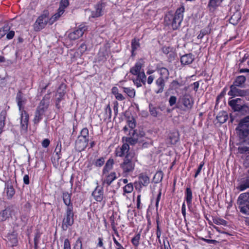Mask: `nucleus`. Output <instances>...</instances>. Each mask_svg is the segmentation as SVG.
Returning <instances> with one entry per match:
<instances>
[{
    "mask_svg": "<svg viewBox=\"0 0 249 249\" xmlns=\"http://www.w3.org/2000/svg\"><path fill=\"white\" fill-rule=\"evenodd\" d=\"M13 210L10 207H7L0 212V222H3L11 216Z\"/></svg>",
    "mask_w": 249,
    "mask_h": 249,
    "instance_id": "nucleus-17",
    "label": "nucleus"
},
{
    "mask_svg": "<svg viewBox=\"0 0 249 249\" xmlns=\"http://www.w3.org/2000/svg\"><path fill=\"white\" fill-rule=\"evenodd\" d=\"M128 125L131 130H133V129L136 126L135 120L134 119H132V120L128 121Z\"/></svg>",
    "mask_w": 249,
    "mask_h": 249,
    "instance_id": "nucleus-53",
    "label": "nucleus"
},
{
    "mask_svg": "<svg viewBox=\"0 0 249 249\" xmlns=\"http://www.w3.org/2000/svg\"><path fill=\"white\" fill-rule=\"evenodd\" d=\"M63 249H71L70 242L68 239L64 240Z\"/></svg>",
    "mask_w": 249,
    "mask_h": 249,
    "instance_id": "nucleus-55",
    "label": "nucleus"
},
{
    "mask_svg": "<svg viewBox=\"0 0 249 249\" xmlns=\"http://www.w3.org/2000/svg\"><path fill=\"white\" fill-rule=\"evenodd\" d=\"M115 96L116 99L119 101H123L125 99L123 95L120 93L117 94V95Z\"/></svg>",
    "mask_w": 249,
    "mask_h": 249,
    "instance_id": "nucleus-61",
    "label": "nucleus"
},
{
    "mask_svg": "<svg viewBox=\"0 0 249 249\" xmlns=\"http://www.w3.org/2000/svg\"><path fill=\"white\" fill-rule=\"evenodd\" d=\"M171 86L175 88V89H176V88H178V87L180 86V84L178 83V81H176V80H174L172 83H171Z\"/></svg>",
    "mask_w": 249,
    "mask_h": 249,
    "instance_id": "nucleus-60",
    "label": "nucleus"
},
{
    "mask_svg": "<svg viewBox=\"0 0 249 249\" xmlns=\"http://www.w3.org/2000/svg\"><path fill=\"white\" fill-rule=\"evenodd\" d=\"M15 35V32L13 31H10L6 35V38L8 39H11L13 38Z\"/></svg>",
    "mask_w": 249,
    "mask_h": 249,
    "instance_id": "nucleus-59",
    "label": "nucleus"
},
{
    "mask_svg": "<svg viewBox=\"0 0 249 249\" xmlns=\"http://www.w3.org/2000/svg\"><path fill=\"white\" fill-rule=\"evenodd\" d=\"M237 203L240 212L243 214L249 215V193H244L240 194L238 198Z\"/></svg>",
    "mask_w": 249,
    "mask_h": 249,
    "instance_id": "nucleus-5",
    "label": "nucleus"
},
{
    "mask_svg": "<svg viewBox=\"0 0 249 249\" xmlns=\"http://www.w3.org/2000/svg\"><path fill=\"white\" fill-rule=\"evenodd\" d=\"M73 249H82V243L80 239L77 240Z\"/></svg>",
    "mask_w": 249,
    "mask_h": 249,
    "instance_id": "nucleus-52",
    "label": "nucleus"
},
{
    "mask_svg": "<svg viewBox=\"0 0 249 249\" xmlns=\"http://www.w3.org/2000/svg\"><path fill=\"white\" fill-rule=\"evenodd\" d=\"M50 142L49 139H45L42 142V146L44 148H46L49 145Z\"/></svg>",
    "mask_w": 249,
    "mask_h": 249,
    "instance_id": "nucleus-57",
    "label": "nucleus"
},
{
    "mask_svg": "<svg viewBox=\"0 0 249 249\" xmlns=\"http://www.w3.org/2000/svg\"><path fill=\"white\" fill-rule=\"evenodd\" d=\"M140 44L139 43V40L138 39H136V38H134L131 41V48H132V55L134 56L135 55V51L140 47Z\"/></svg>",
    "mask_w": 249,
    "mask_h": 249,
    "instance_id": "nucleus-29",
    "label": "nucleus"
},
{
    "mask_svg": "<svg viewBox=\"0 0 249 249\" xmlns=\"http://www.w3.org/2000/svg\"><path fill=\"white\" fill-rule=\"evenodd\" d=\"M23 181H24V183L25 184H29L30 180H29V177L28 175H25L24 176Z\"/></svg>",
    "mask_w": 249,
    "mask_h": 249,
    "instance_id": "nucleus-63",
    "label": "nucleus"
},
{
    "mask_svg": "<svg viewBox=\"0 0 249 249\" xmlns=\"http://www.w3.org/2000/svg\"><path fill=\"white\" fill-rule=\"evenodd\" d=\"M79 136L82 137L86 139H89V130L87 128H84L82 129L80 135Z\"/></svg>",
    "mask_w": 249,
    "mask_h": 249,
    "instance_id": "nucleus-47",
    "label": "nucleus"
},
{
    "mask_svg": "<svg viewBox=\"0 0 249 249\" xmlns=\"http://www.w3.org/2000/svg\"><path fill=\"white\" fill-rule=\"evenodd\" d=\"M66 88V85L64 84H61L57 91L56 94V106L59 108V104L60 101L63 99L64 96L65 94V89Z\"/></svg>",
    "mask_w": 249,
    "mask_h": 249,
    "instance_id": "nucleus-12",
    "label": "nucleus"
},
{
    "mask_svg": "<svg viewBox=\"0 0 249 249\" xmlns=\"http://www.w3.org/2000/svg\"><path fill=\"white\" fill-rule=\"evenodd\" d=\"M236 188L240 191H242L249 188V178H247L241 180L238 184Z\"/></svg>",
    "mask_w": 249,
    "mask_h": 249,
    "instance_id": "nucleus-21",
    "label": "nucleus"
},
{
    "mask_svg": "<svg viewBox=\"0 0 249 249\" xmlns=\"http://www.w3.org/2000/svg\"><path fill=\"white\" fill-rule=\"evenodd\" d=\"M92 195L94 199L97 201L101 202L104 197L103 190L102 188H99L97 186L92 193Z\"/></svg>",
    "mask_w": 249,
    "mask_h": 249,
    "instance_id": "nucleus-19",
    "label": "nucleus"
},
{
    "mask_svg": "<svg viewBox=\"0 0 249 249\" xmlns=\"http://www.w3.org/2000/svg\"><path fill=\"white\" fill-rule=\"evenodd\" d=\"M114 164V160L112 159H109L106 163L105 166L104 167L103 172L105 174L106 172H108L111 170Z\"/></svg>",
    "mask_w": 249,
    "mask_h": 249,
    "instance_id": "nucleus-34",
    "label": "nucleus"
},
{
    "mask_svg": "<svg viewBox=\"0 0 249 249\" xmlns=\"http://www.w3.org/2000/svg\"><path fill=\"white\" fill-rule=\"evenodd\" d=\"M237 86L231 85L230 87V90L228 92V95L233 96H245L247 95V92L244 90L240 89L237 88Z\"/></svg>",
    "mask_w": 249,
    "mask_h": 249,
    "instance_id": "nucleus-13",
    "label": "nucleus"
},
{
    "mask_svg": "<svg viewBox=\"0 0 249 249\" xmlns=\"http://www.w3.org/2000/svg\"><path fill=\"white\" fill-rule=\"evenodd\" d=\"M159 71L160 74V77H162L164 79L167 80L168 78L169 72L168 70L164 67L161 68L159 69Z\"/></svg>",
    "mask_w": 249,
    "mask_h": 249,
    "instance_id": "nucleus-30",
    "label": "nucleus"
},
{
    "mask_svg": "<svg viewBox=\"0 0 249 249\" xmlns=\"http://www.w3.org/2000/svg\"><path fill=\"white\" fill-rule=\"evenodd\" d=\"M105 5L103 3H98L95 6V10L91 11L90 17L91 18H98L103 14Z\"/></svg>",
    "mask_w": 249,
    "mask_h": 249,
    "instance_id": "nucleus-14",
    "label": "nucleus"
},
{
    "mask_svg": "<svg viewBox=\"0 0 249 249\" xmlns=\"http://www.w3.org/2000/svg\"><path fill=\"white\" fill-rule=\"evenodd\" d=\"M241 101L240 98H237L231 100L229 102V105L234 110V111H241L246 110L248 107L246 106H242L238 104V103Z\"/></svg>",
    "mask_w": 249,
    "mask_h": 249,
    "instance_id": "nucleus-11",
    "label": "nucleus"
},
{
    "mask_svg": "<svg viewBox=\"0 0 249 249\" xmlns=\"http://www.w3.org/2000/svg\"><path fill=\"white\" fill-rule=\"evenodd\" d=\"M216 118L220 123H224L228 118L227 113L225 111L220 112L217 115Z\"/></svg>",
    "mask_w": 249,
    "mask_h": 249,
    "instance_id": "nucleus-27",
    "label": "nucleus"
},
{
    "mask_svg": "<svg viewBox=\"0 0 249 249\" xmlns=\"http://www.w3.org/2000/svg\"><path fill=\"white\" fill-rule=\"evenodd\" d=\"M176 101H177L176 97H175L174 96H171L170 97L169 100V103L170 106H173V105H174L176 103Z\"/></svg>",
    "mask_w": 249,
    "mask_h": 249,
    "instance_id": "nucleus-56",
    "label": "nucleus"
},
{
    "mask_svg": "<svg viewBox=\"0 0 249 249\" xmlns=\"http://www.w3.org/2000/svg\"><path fill=\"white\" fill-rule=\"evenodd\" d=\"M223 0H210L208 6L212 7H216L220 4Z\"/></svg>",
    "mask_w": 249,
    "mask_h": 249,
    "instance_id": "nucleus-43",
    "label": "nucleus"
},
{
    "mask_svg": "<svg viewBox=\"0 0 249 249\" xmlns=\"http://www.w3.org/2000/svg\"><path fill=\"white\" fill-rule=\"evenodd\" d=\"M166 80L162 77H159L156 81V84L158 87L159 89L156 91L157 93H160L163 92L165 86V81Z\"/></svg>",
    "mask_w": 249,
    "mask_h": 249,
    "instance_id": "nucleus-22",
    "label": "nucleus"
},
{
    "mask_svg": "<svg viewBox=\"0 0 249 249\" xmlns=\"http://www.w3.org/2000/svg\"><path fill=\"white\" fill-rule=\"evenodd\" d=\"M170 142L172 144H176L179 141V137L178 133L170 136Z\"/></svg>",
    "mask_w": 249,
    "mask_h": 249,
    "instance_id": "nucleus-46",
    "label": "nucleus"
},
{
    "mask_svg": "<svg viewBox=\"0 0 249 249\" xmlns=\"http://www.w3.org/2000/svg\"><path fill=\"white\" fill-rule=\"evenodd\" d=\"M137 161L135 153L133 152H129L126 155L124 161L120 164L123 173L127 174L132 172L135 168L136 162Z\"/></svg>",
    "mask_w": 249,
    "mask_h": 249,
    "instance_id": "nucleus-3",
    "label": "nucleus"
},
{
    "mask_svg": "<svg viewBox=\"0 0 249 249\" xmlns=\"http://www.w3.org/2000/svg\"><path fill=\"white\" fill-rule=\"evenodd\" d=\"M61 145L60 144V145H59V144H57L56 145V148L55 149V151H54V152H55L56 155L57 156V160H58L60 159V156L59 154L61 152Z\"/></svg>",
    "mask_w": 249,
    "mask_h": 249,
    "instance_id": "nucleus-49",
    "label": "nucleus"
},
{
    "mask_svg": "<svg viewBox=\"0 0 249 249\" xmlns=\"http://www.w3.org/2000/svg\"><path fill=\"white\" fill-rule=\"evenodd\" d=\"M131 132H129V137H138L139 138V135L136 132L135 130H131Z\"/></svg>",
    "mask_w": 249,
    "mask_h": 249,
    "instance_id": "nucleus-58",
    "label": "nucleus"
},
{
    "mask_svg": "<svg viewBox=\"0 0 249 249\" xmlns=\"http://www.w3.org/2000/svg\"><path fill=\"white\" fill-rule=\"evenodd\" d=\"M184 7L178 8L174 15L171 12H168L164 18V21L167 25H171L173 30L179 28L183 20Z\"/></svg>",
    "mask_w": 249,
    "mask_h": 249,
    "instance_id": "nucleus-2",
    "label": "nucleus"
},
{
    "mask_svg": "<svg viewBox=\"0 0 249 249\" xmlns=\"http://www.w3.org/2000/svg\"><path fill=\"white\" fill-rule=\"evenodd\" d=\"M89 139L78 136L75 142L76 147L79 151L84 150L87 147Z\"/></svg>",
    "mask_w": 249,
    "mask_h": 249,
    "instance_id": "nucleus-15",
    "label": "nucleus"
},
{
    "mask_svg": "<svg viewBox=\"0 0 249 249\" xmlns=\"http://www.w3.org/2000/svg\"><path fill=\"white\" fill-rule=\"evenodd\" d=\"M213 222L216 225H227V222L223 219L215 218L213 219Z\"/></svg>",
    "mask_w": 249,
    "mask_h": 249,
    "instance_id": "nucleus-45",
    "label": "nucleus"
},
{
    "mask_svg": "<svg viewBox=\"0 0 249 249\" xmlns=\"http://www.w3.org/2000/svg\"><path fill=\"white\" fill-rule=\"evenodd\" d=\"M65 10L58 8L57 12L54 14L50 19V24H53L55 21L57 20L60 16L64 13Z\"/></svg>",
    "mask_w": 249,
    "mask_h": 249,
    "instance_id": "nucleus-26",
    "label": "nucleus"
},
{
    "mask_svg": "<svg viewBox=\"0 0 249 249\" xmlns=\"http://www.w3.org/2000/svg\"><path fill=\"white\" fill-rule=\"evenodd\" d=\"M104 159L103 158H101L96 160L95 164L96 166L100 167L104 164Z\"/></svg>",
    "mask_w": 249,
    "mask_h": 249,
    "instance_id": "nucleus-51",
    "label": "nucleus"
},
{
    "mask_svg": "<svg viewBox=\"0 0 249 249\" xmlns=\"http://www.w3.org/2000/svg\"><path fill=\"white\" fill-rule=\"evenodd\" d=\"M162 52L165 54H168L170 52V48L168 47H163Z\"/></svg>",
    "mask_w": 249,
    "mask_h": 249,
    "instance_id": "nucleus-64",
    "label": "nucleus"
},
{
    "mask_svg": "<svg viewBox=\"0 0 249 249\" xmlns=\"http://www.w3.org/2000/svg\"><path fill=\"white\" fill-rule=\"evenodd\" d=\"M144 66V62L141 59L138 61L130 70V72L133 75H136L142 71V68Z\"/></svg>",
    "mask_w": 249,
    "mask_h": 249,
    "instance_id": "nucleus-16",
    "label": "nucleus"
},
{
    "mask_svg": "<svg viewBox=\"0 0 249 249\" xmlns=\"http://www.w3.org/2000/svg\"><path fill=\"white\" fill-rule=\"evenodd\" d=\"M106 115L107 117L110 118L111 116V109L109 106L108 105L105 109Z\"/></svg>",
    "mask_w": 249,
    "mask_h": 249,
    "instance_id": "nucleus-50",
    "label": "nucleus"
},
{
    "mask_svg": "<svg viewBox=\"0 0 249 249\" xmlns=\"http://www.w3.org/2000/svg\"><path fill=\"white\" fill-rule=\"evenodd\" d=\"M87 30V26L81 24L79 25L78 29L70 33L69 34L68 37L71 40H75L81 37Z\"/></svg>",
    "mask_w": 249,
    "mask_h": 249,
    "instance_id": "nucleus-9",
    "label": "nucleus"
},
{
    "mask_svg": "<svg viewBox=\"0 0 249 249\" xmlns=\"http://www.w3.org/2000/svg\"><path fill=\"white\" fill-rule=\"evenodd\" d=\"M69 3V2L68 0H61L60 2L59 8L65 10V8L68 6Z\"/></svg>",
    "mask_w": 249,
    "mask_h": 249,
    "instance_id": "nucleus-48",
    "label": "nucleus"
},
{
    "mask_svg": "<svg viewBox=\"0 0 249 249\" xmlns=\"http://www.w3.org/2000/svg\"><path fill=\"white\" fill-rule=\"evenodd\" d=\"M136 75H137V81H139V82H142L143 84H145L146 77L143 70H142L141 72L137 74Z\"/></svg>",
    "mask_w": 249,
    "mask_h": 249,
    "instance_id": "nucleus-36",
    "label": "nucleus"
},
{
    "mask_svg": "<svg viewBox=\"0 0 249 249\" xmlns=\"http://www.w3.org/2000/svg\"><path fill=\"white\" fill-rule=\"evenodd\" d=\"M149 107L151 115L154 117H156L158 115L157 108L152 104H149Z\"/></svg>",
    "mask_w": 249,
    "mask_h": 249,
    "instance_id": "nucleus-42",
    "label": "nucleus"
},
{
    "mask_svg": "<svg viewBox=\"0 0 249 249\" xmlns=\"http://www.w3.org/2000/svg\"><path fill=\"white\" fill-rule=\"evenodd\" d=\"M241 18V14L239 12H236L233 14V15L231 17L230 22L231 24L233 25H236L237 24L238 21L240 20Z\"/></svg>",
    "mask_w": 249,
    "mask_h": 249,
    "instance_id": "nucleus-25",
    "label": "nucleus"
},
{
    "mask_svg": "<svg viewBox=\"0 0 249 249\" xmlns=\"http://www.w3.org/2000/svg\"><path fill=\"white\" fill-rule=\"evenodd\" d=\"M48 101L43 99L40 102L35 112L34 123L35 124H38L42 119L45 111L48 107Z\"/></svg>",
    "mask_w": 249,
    "mask_h": 249,
    "instance_id": "nucleus-6",
    "label": "nucleus"
},
{
    "mask_svg": "<svg viewBox=\"0 0 249 249\" xmlns=\"http://www.w3.org/2000/svg\"><path fill=\"white\" fill-rule=\"evenodd\" d=\"M140 237L141 234L138 233L132 239L131 242L134 246L138 247L139 246Z\"/></svg>",
    "mask_w": 249,
    "mask_h": 249,
    "instance_id": "nucleus-40",
    "label": "nucleus"
},
{
    "mask_svg": "<svg viewBox=\"0 0 249 249\" xmlns=\"http://www.w3.org/2000/svg\"><path fill=\"white\" fill-rule=\"evenodd\" d=\"M16 100L20 113L21 129L22 131L26 132L28 129L29 115L24 110V106L27 100L21 91H18L17 94Z\"/></svg>",
    "mask_w": 249,
    "mask_h": 249,
    "instance_id": "nucleus-1",
    "label": "nucleus"
},
{
    "mask_svg": "<svg viewBox=\"0 0 249 249\" xmlns=\"http://www.w3.org/2000/svg\"><path fill=\"white\" fill-rule=\"evenodd\" d=\"M238 135L245 142L249 141V115L242 119L236 128Z\"/></svg>",
    "mask_w": 249,
    "mask_h": 249,
    "instance_id": "nucleus-4",
    "label": "nucleus"
},
{
    "mask_svg": "<svg viewBox=\"0 0 249 249\" xmlns=\"http://www.w3.org/2000/svg\"><path fill=\"white\" fill-rule=\"evenodd\" d=\"M138 137H124L123 140H125L127 142L126 143L130 144L131 145H134L136 144L138 141Z\"/></svg>",
    "mask_w": 249,
    "mask_h": 249,
    "instance_id": "nucleus-37",
    "label": "nucleus"
},
{
    "mask_svg": "<svg viewBox=\"0 0 249 249\" xmlns=\"http://www.w3.org/2000/svg\"><path fill=\"white\" fill-rule=\"evenodd\" d=\"M179 101L183 105L185 110H189L192 109L194 103L192 96L188 94H185L179 98Z\"/></svg>",
    "mask_w": 249,
    "mask_h": 249,
    "instance_id": "nucleus-10",
    "label": "nucleus"
},
{
    "mask_svg": "<svg viewBox=\"0 0 249 249\" xmlns=\"http://www.w3.org/2000/svg\"><path fill=\"white\" fill-rule=\"evenodd\" d=\"M186 200L188 205H190L192 199V192L190 188H187L186 190Z\"/></svg>",
    "mask_w": 249,
    "mask_h": 249,
    "instance_id": "nucleus-31",
    "label": "nucleus"
},
{
    "mask_svg": "<svg viewBox=\"0 0 249 249\" xmlns=\"http://www.w3.org/2000/svg\"><path fill=\"white\" fill-rule=\"evenodd\" d=\"M246 79V78L244 76H239L234 81L233 84L232 85L240 87L245 82Z\"/></svg>",
    "mask_w": 249,
    "mask_h": 249,
    "instance_id": "nucleus-32",
    "label": "nucleus"
},
{
    "mask_svg": "<svg viewBox=\"0 0 249 249\" xmlns=\"http://www.w3.org/2000/svg\"><path fill=\"white\" fill-rule=\"evenodd\" d=\"M73 207L69 206L66 209V213L63 219L62 228L64 231H66L69 226H71L74 222Z\"/></svg>",
    "mask_w": 249,
    "mask_h": 249,
    "instance_id": "nucleus-7",
    "label": "nucleus"
},
{
    "mask_svg": "<svg viewBox=\"0 0 249 249\" xmlns=\"http://www.w3.org/2000/svg\"><path fill=\"white\" fill-rule=\"evenodd\" d=\"M133 190V186L132 183H128L124 187V191L125 193H130Z\"/></svg>",
    "mask_w": 249,
    "mask_h": 249,
    "instance_id": "nucleus-44",
    "label": "nucleus"
},
{
    "mask_svg": "<svg viewBox=\"0 0 249 249\" xmlns=\"http://www.w3.org/2000/svg\"><path fill=\"white\" fill-rule=\"evenodd\" d=\"M139 181L140 184L146 186L149 183V178L146 175L141 174L139 176Z\"/></svg>",
    "mask_w": 249,
    "mask_h": 249,
    "instance_id": "nucleus-23",
    "label": "nucleus"
},
{
    "mask_svg": "<svg viewBox=\"0 0 249 249\" xmlns=\"http://www.w3.org/2000/svg\"><path fill=\"white\" fill-rule=\"evenodd\" d=\"M6 193L9 198H11L15 194V190L10 183H7L6 184Z\"/></svg>",
    "mask_w": 249,
    "mask_h": 249,
    "instance_id": "nucleus-35",
    "label": "nucleus"
},
{
    "mask_svg": "<svg viewBox=\"0 0 249 249\" xmlns=\"http://www.w3.org/2000/svg\"><path fill=\"white\" fill-rule=\"evenodd\" d=\"M194 60V56L192 53L186 54L180 57L181 64L186 65L191 64Z\"/></svg>",
    "mask_w": 249,
    "mask_h": 249,
    "instance_id": "nucleus-20",
    "label": "nucleus"
},
{
    "mask_svg": "<svg viewBox=\"0 0 249 249\" xmlns=\"http://www.w3.org/2000/svg\"><path fill=\"white\" fill-rule=\"evenodd\" d=\"M116 178V173L115 172H112L107 177L106 179L104 180L103 183V184L107 183L108 185H109Z\"/></svg>",
    "mask_w": 249,
    "mask_h": 249,
    "instance_id": "nucleus-28",
    "label": "nucleus"
},
{
    "mask_svg": "<svg viewBox=\"0 0 249 249\" xmlns=\"http://www.w3.org/2000/svg\"><path fill=\"white\" fill-rule=\"evenodd\" d=\"M8 239L11 242L13 246L18 242L17 235L14 232L8 234L7 236Z\"/></svg>",
    "mask_w": 249,
    "mask_h": 249,
    "instance_id": "nucleus-39",
    "label": "nucleus"
},
{
    "mask_svg": "<svg viewBox=\"0 0 249 249\" xmlns=\"http://www.w3.org/2000/svg\"><path fill=\"white\" fill-rule=\"evenodd\" d=\"M202 239L208 244H215L217 242L216 240L212 239H207L202 238Z\"/></svg>",
    "mask_w": 249,
    "mask_h": 249,
    "instance_id": "nucleus-62",
    "label": "nucleus"
},
{
    "mask_svg": "<svg viewBox=\"0 0 249 249\" xmlns=\"http://www.w3.org/2000/svg\"><path fill=\"white\" fill-rule=\"evenodd\" d=\"M204 165V162H202L199 165L198 167V169L197 170H196V173L194 176V177L195 178H196L197 177V176L199 174V173H200L201 170H202V167H203Z\"/></svg>",
    "mask_w": 249,
    "mask_h": 249,
    "instance_id": "nucleus-54",
    "label": "nucleus"
},
{
    "mask_svg": "<svg viewBox=\"0 0 249 249\" xmlns=\"http://www.w3.org/2000/svg\"><path fill=\"white\" fill-rule=\"evenodd\" d=\"M124 91L130 98H134L135 96V90L130 88H123Z\"/></svg>",
    "mask_w": 249,
    "mask_h": 249,
    "instance_id": "nucleus-38",
    "label": "nucleus"
},
{
    "mask_svg": "<svg viewBox=\"0 0 249 249\" xmlns=\"http://www.w3.org/2000/svg\"><path fill=\"white\" fill-rule=\"evenodd\" d=\"M129 146L128 143H124L121 147H118L116 150V155L117 156L122 157L124 156L125 154H127L130 151Z\"/></svg>",
    "mask_w": 249,
    "mask_h": 249,
    "instance_id": "nucleus-18",
    "label": "nucleus"
},
{
    "mask_svg": "<svg viewBox=\"0 0 249 249\" xmlns=\"http://www.w3.org/2000/svg\"><path fill=\"white\" fill-rule=\"evenodd\" d=\"M6 114L5 112H1L0 114V134L3 131V129L5 126V120Z\"/></svg>",
    "mask_w": 249,
    "mask_h": 249,
    "instance_id": "nucleus-33",
    "label": "nucleus"
},
{
    "mask_svg": "<svg viewBox=\"0 0 249 249\" xmlns=\"http://www.w3.org/2000/svg\"><path fill=\"white\" fill-rule=\"evenodd\" d=\"M238 151L240 154H249V147L241 145L238 147Z\"/></svg>",
    "mask_w": 249,
    "mask_h": 249,
    "instance_id": "nucleus-41",
    "label": "nucleus"
},
{
    "mask_svg": "<svg viewBox=\"0 0 249 249\" xmlns=\"http://www.w3.org/2000/svg\"><path fill=\"white\" fill-rule=\"evenodd\" d=\"M62 197L64 203L66 205L68 206V207L69 206H72L71 200V193H68V192H64L63 193Z\"/></svg>",
    "mask_w": 249,
    "mask_h": 249,
    "instance_id": "nucleus-24",
    "label": "nucleus"
},
{
    "mask_svg": "<svg viewBox=\"0 0 249 249\" xmlns=\"http://www.w3.org/2000/svg\"><path fill=\"white\" fill-rule=\"evenodd\" d=\"M48 14L47 12L39 16L34 24V29L36 31L44 28L48 21Z\"/></svg>",
    "mask_w": 249,
    "mask_h": 249,
    "instance_id": "nucleus-8",
    "label": "nucleus"
}]
</instances>
